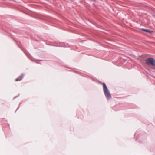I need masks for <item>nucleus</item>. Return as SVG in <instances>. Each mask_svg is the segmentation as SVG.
<instances>
[{
  "label": "nucleus",
  "instance_id": "obj_1",
  "mask_svg": "<svg viewBox=\"0 0 155 155\" xmlns=\"http://www.w3.org/2000/svg\"><path fill=\"white\" fill-rule=\"evenodd\" d=\"M103 89L107 98L110 99L111 98V96L105 83H103Z\"/></svg>",
  "mask_w": 155,
  "mask_h": 155
},
{
  "label": "nucleus",
  "instance_id": "obj_2",
  "mask_svg": "<svg viewBox=\"0 0 155 155\" xmlns=\"http://www.w3.org/2000/svg\"><path fill=\"white\" fill-rule=\"evenodd\" d=\"M146 64L148 66H155V60L152 58H148L146 61Z\"/></svg>",
  "mask_w": 155,
  "mask_h": 155
},
{
  "label": "nucleus",
  "instance_id": "obj_3",
  "mask_svg": "<svg viewBox=\"0 0 155 155\" xmlns=\"http://www.w3.org/2000/svg\"><path fill=\"white\" fill-rule=\"evenodd\" d=\"M23 75H21L19 76L17 78L15 79L16 81H18L21 80L23 78Z\"/></svg>",
  "mask_w": 155,
  "mask_h": 155
},
{
  "label": "nucleus",
  "instance_id": "obj_4",
  "mask_svg": "<svg viewBox=\"0 0 155 155\" xmlns=\"http://www.w3.org/2000/svg\"><path fill=\"white\" fill-rule=\"evenodd\" d=\"M142 30L144 31H146L147 32H148L149 33H150V34H152V33L153 32V31H150V30H147V29H142Z\"/></svg>",
  "mask_w": 155,
  "mask_h": 155
}]
</instances>
